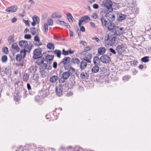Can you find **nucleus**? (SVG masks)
I'll list each match as a JSON object with an SVG mask.
<instances>
[{
    "mask_svg": "<svg viewBox=\"0 0 151 151\" xmlns=\"http://www.w3.org/2000/svg\"><path fill=\"white\" fill-rule=\"evenodd\" d=\"M31 30L30 33L33 35H35L34 38L35 42L34 44L35 46H40L42 45V43L40 41V38L38 35L39 34V32L37 29L35 27H33L30 28Z\"/></svg>",
    "mask_w": 151,
    "mask_h": 151,
    "instance_id": "nucleus-1",
    "label": "nucleus"
},
{
    "mask_svg": "<svg viewBox=\"0 0 151 151\" xmlns=\"http://www.w3.org/2000/svg\"><path fill=\"white\" fill-rule=\"evenodd\" d=\"M124 28L119 27H114V31L110 32L113 33V34L117 37L122 35L124 33Z\"/></svg>",
    "mask_w": 151,
    "mask_h": 151,
    "instance_id": "nucleus-2",
    "label": "nucleus"
},
{
    "mask_svg": "<svg viewBox=\"0 0 151 151\" xmlns=\"http://www.w3.org/2000/svg\"><path fill=\"white\" fill-rule=\"evenodd\" d=\"M103 5L106 8L109 12H113L112 8L113 4V2L110 0H104L103 1Z\"/></svg>",
    "mask_w": 151,
    "mask_h": 151,
    "instance_id": "nucleus-3",
    "label": "nucleus"
},
{
    "mask_svg": "<svg viewBox=\"0 0 151 151\" xmlns=\"http://www.w3.org/2000/svg\"><path fill=\"white\" fill-rule=\"evenodd\" d=\"M110 39L108 44L110 46L115 45L118 43V41L116 38L117 36L113 34V33L110 32Z\"/></svg>",
    "mask_w": 151,
    "mask_h": 151,
    "instance_id": "nucleus-4",
    "label": "nucleus"
},
{
    "mask_svg": "<svg viewBox=\"0 0 151 151\" xmlns=\"http://www.w3.org/2000/svg\"><path fill=\"white\" fill-rule=\"evenodd\" d=\"M91 19L88 16H85L81 17V20L79 21L78 23V25L79 27H81L82 25V23L83 22L87 23L90 21Z\"/></svg>",
    "mask_w": 151,
    "mask_h": 151,
    "instance_id": "nucleus-5",
    "label": "nucleus"
},
{
    "mask_svg": "<svg viewBox=\"0 0 151 151\" xmlns=\"http://www.w3.org/2000/svg\"><path fill=\"white\" fill-rule=\"evenodd\" d=\"M19 45L22 48L24 49H26L28 46H31V48H32V45L28 44L27 42V41L22 40L19 41Z\"/></svg>",
    "mask_w": 151,
    "mask_h": 151,
    "instance_id": "nucleus-6",
    "label": "nucleus"
},
{
    "mask_svg": "<svg viewBox=\"0 0 151 151\" xmlns=\"http://www.w3.org/2000/svg\"><path fill=\"white\" fill-rule=\"evenodd\" d=\"M41 49H36L33 52L34 55L33 58L34 59H36L42 56L41 53Z\"/></svg>",
    "mask_w": 151,
    "mask_h": 151,
    "instance_id": "nucleus-7",
    "label": "nucleus"
},
{
    "mask_svg": "<svg viewBox=\"0 0 151 151\" xmlns=\"http://www.w3.org/2000/svg\"><path fill=\"white\" fill-rule=\"evenodd\" d=\"M31 50V46H29L26 49H24L23 50H21L20 51V55H22V56L23 58H24L25 57L26 52H29Z\"/></svg>",
    "mask_w": 151,
    "mask_h": 151,
    "instance_id": "nucleus-8",
    "label": "nucleus"
},
{
    "mask_svg": "<svg viewBox=\"0 0 151 151\" xmlns=\"http://www.w3.org/2000/svg\"><path fill=\"white\" fill-rule=\"evenodd\" d=\"M100 60L102 62L106 63L109 62L110 59L108 56L107 55H104L101 57Z\"/></svg>",
    "mask_w": 151,
    "mask_h": 151,
    "instance_id": "nucleus-9",
    "label": "nucleus"
},
{
    "mask_svg": "<svg viewBox=\"0 0 151 151\" xmlns=\"http://www.w3.org/2000/svg\"><path fill=\"white\" fill-rule=\"evenodd\" d=\"M105 16L110 22L114 21L116 19V17L114 15L110 14L109 13L106 14Z\"/></svg>",
    "mask_w": 151,
    "mask_h": 151,
    "instance_id": "nucleus-10",
    "label": "nucleus"
},
{
    "mask_svg": "<svg viewBox=\"0 0 151 151\" xmlns=\"http://www.w3.org/2000/svg\"><path fill=\"white\" fill-rule=\"evenodd\" d=\"M116 50L119 54L121 55L125 51V48L122 45H119L116 48Z\"/></svg>",
    "mask_w": 151,
    "mask_h": 151,
    "instance_id": "nucleus-11",
    "label": "nucleus"
},
{
    "mask_svg": "<svg viewBox=\"0 0 151 151\" xmlns=\"http://www.w3.org/2000/svg\"><path fill=\"white\" fill-rule=\"evenodd\" d=\"M63 87L62 85H60L56 87L57 95L59 96L62 95Z\"/></svg>",
    "mask_w": 151,
    "mask_h": 151,
    "instance_id": "nucleus-12",
    "label": "nucleus"
},
{
    "mask_svg": "<svg viewBox=\"0 0 151 151\" xmlns=\"http://www.w3.org/2000/svg\"><path fill=\"white\" fill-rule=\"evenodd\" d=\"M17 7L15 6H13L7 8L5 11L9 12H14L16 11Z\"/></svg>",
    "mask_w": 151,
    "mask_h": 151,
    "instance_id": "nucleus-13",
    "label": "nucleus"
},
{
    "mask_svg": "<svg viewBox=\"0 0 151 151\" xmlns=\"http://www.w3.org/2000/svg\"><path fill=\"white\" fill-rule=\"evenodd\" d=\"M126 18V15L121 13L118 14L116 15L117 20L120 22L125 19Z\"/></svg>",
    "mask_w": 151,
    "mask_h": 151,
    "instance_id": "nucleus-14",
    "label": "nucleus"
},
{
    "mask_svg": "<svg viewBox=\"0 0 151 151\" xmlns=\"http://www.w3.org/2000/svg\"><path fill=\"white\" fill-rule=\"evenodd\" d=\"M71 58L68 57H67L64 58L62 61V63L64 65V67L66 65H69L70 63Z\"/></svg>",
    "mask_w": 151,
    "mask_h": 151,
    "instance_id": "nucleus-15",
    "label": "nucleus"
},
{
    "mask_svg": "<svg viewBox=\"0 0 151 151\" xmlns=\"http://www.w3.org/2000/svg\"><path fill=\"white\" fill-rule=\"evenodd\" d=\"M105 27H107L108 29L110 31V32L114 31L115 27L114 24L112 22H108L106 24V26Z\"/></svg>",
    "mask_w": 151,
    "mask_h": 151,
    "instance_id": "nucleus-16",
    "label": "nucleus"
},
{
    "mask_svg": "<svg viewBox=\"0 0 151 151\" xmlns=\"http://www.w3.org/2000/svg\"><path fill=\"white\" fill-rule=\"evenodd\" d=\"M92 58L91 54L88 53L83 58V60L86 61L88 63H90L91 62V59Z\"/></svg>",
    "mask_w": 151,
    "mask_h": 151,
    "instance_id": "nucleus-17",
    "label": "nucleus"
},
{
    "mask_svg": "<svg viewBox=\"0 0 151 151\" xmlns=\"http://www.w3.org/2000/svg\"><path fill=\"white\" fill-rule=\"evenodd\" d=\"M70 75L69 71L65 72L63 73L62 78L64 80H67L69 78Z\"/></svg>",
    "mask_w": 151,
    "mask_h": 151,
    "instance_id": "nucleus-18",
    "label": "nucleus"
},
{
    "mask_svg": "<svg viewBox=\"0 0 151 151\" xmlns=\"http://www.w3.org/2000/svg\"><path fill=\"white\" fill-rule=\"evenodd\" d=\"M89 75L86 72H82L80 75V78L82 79H87L89 77Z\"/></svg>",
    "mask_w": 151,
    "mask_h": 151,
    "instance_id": "nucleus-19",
    "label": "nucleus"
},
{
    "mask_svg": "<svg viewBox=\"0 0 151 151\" xmlns=\"http://www.w3.org/2000/svg\"><path fill=\"white\" fill-rule=\"evenodd\" d=\"M80 68L81 70L85 69L87 65V63L84 60H82L80 63Z\"/></svg>",
    "mask_w": 151,
    "mask_h": 151,
    "instance_id": "nucleus-20",
    "label": "nucleus"
},
{
    "mask_svg": "<svg viewBox=\"0 0 151 151\" xmlns=\"http://www.w3.org/2000/svg\"><path fill=\"white\" fill-rule=\"evenodd\" d=\"M9 67H4L1 68V72L5 74H8L9 73Z\"/></svg>",
    "mask_w": 151,
    "mask_h": 151,
    "instance_id": "nucleus-21",
    "label": "nucleus"
},
{
    "mask_svg": "<svg viewBox=\"0 0 151 151\" xmlns=\"http://www.w3.org/2000/svg\"><path fill=\"white\" fill-rule=\"evenodd\" d=\"M40 69L41 71L40 74L41 77L43 78L45 77L47 74V73L46 72L45 70L43 69V68L42 66H40Z\"/></svg>",
    "mask_w": 151,
    "mask_h": 151,
    "instance_id": "nucleus-22",
    "label": "nucleus"
},
{
    "mask_svg": "<svg viewBox=\"0 0 151 151\" xmlns=\"http://www.w3.org/2000/svg\"><path fill=\"white\" fill-rule=\"evenodd\" d=\"M71 62L74 64H77L79 65L80 64L81 61L80 60L76 58H74L71 60Z\"/></svg>",
    "mask_w": 151,
    "mask_h": 151,
    "instance_id": "nucleus-23",
    "label": "nucleus"
},
{
    "mask_svg": "<svg viewBox=\"0 0 151 151\" xmlns=\"http://www.w3.org/2000/svg\"><path fill=\"white\" fill-rule=\"evenodd\" d=\"M106 51V50L104 47H101L98 50V52L100 55H103Z\"/></svg>",
    "mask_w": 151,
    "mask_h": 151,
    "instance_id": "nucleus-24",
    "label": "nucleus"
},
{
    "mask_svg": "<svg viewBox=\"0 0 151 151\" xmlns=\"http://www.w3.org/2000/svg\"><path fill=\"white\" fill-rule=\"evenodd\" d=\"M66 16L69 22H73V20H74V19L70 13H67L66 14Z\"/></svg>",
    "mask_w": 151,
    "mask_h": 151,
    "instance_id": "nucleus-25",
    "label": "nucleus"
},
{
    "mask_svg": "<svg viewBox=\"0 0 151 151\" xmlns=\"http://www.w3.org/2000/svg\"><path fill=\"white\" fill-rule=\"evenodd\" d=\"M58 76H52L50 79V81L52 83H55L58 80Z\"/></svg>",
    "mask_w": 151,
    "mask_h": 151,
    "instance_id": "nucleus-26",
    "label": "nucleus"
},
{
    "mask_svg": "<svg viewBox=\"0 0 151 151\" xmlns=\"http://www.w3.org/2000/svg\"><path fill=\"white\" fill-rule=\"evenodd\" d=\"M53 53L56 55V56L58 58H61V55L62 54V52L59 50H55L53 51Z\"/></svg>",
    "mask_w": 151,
    "mask_h": 151,
    "instance_id": "nucleus-27",
    "label": "nucleus"
},
{
    "mask_svg": "<svg viewBox=\"0 0 151 151\" xmlns=\"http://www.w3.org/2000/svg\"><path fill=\"white\" fill-rule=\"evenodd\" d=\"M99 70V67L98 65H94L91 69L92 73H97Z\"/></svg>",
    "mask_w": 151,
    "mask_h": 151,
    "instance_id": "nucleus-28",
    "label": "nucleus"
},
{
    "mask_svg": "<svg viewBox=\"0 0 151 151\" xmlns=\"http://www.w3.org/2000/svg\"><path fill=\"white\" fill-rule=\"evenodd\" d=\"M54 56L51 55H47L45 58L46 60L47 61V63L51 62L53 60Z\"/></svg>",
    "mask_w": 151,
    "mask_h": 151,
    "instance_id": "nucleus-29",
    "label": "nucleus"
},
{
    "mask_svg": "<svg viewBox=\"0 0 151 151\" xmlns=\"http://www.w3.org/2000/svg\"><path fill=\"white\" fill-rule=\"evenodd\" d=\"M100 20L102 23V26L103 27L106 26L107 23V21L104 17H102L101 18Z\"/></svg>",
    "mask_w": 151,
    "mask_h": 151,
    "instance_id": "nucleus-30",
    "label": "nucleus"
},
{
    "mask_svg": "<svg viewBox=\"0 0 151 151\" xmlns=\"http://www.w3.org/2000/svg\"><path fill=\"white\" fill-rule=\"evenodd\" d=\"M120 7V6L119 4L116 3H113L112 6V8L113 10V9L115 10H117Z\"/></svg>",
    "mask_w": 151,
    "mask_h": 151,
    "instance_id": "nucleus-31",
    "label": "nucleus"
},
{
    "mask_svg": "<svg viewBox=\"0 0 151 151\" xmlns=\"http://www.w3.org/2000/svg\"><path fill=\"white\" fill-rule=\"evenodd\" d=\"M131 12L134 14H138L139 12V9L137 7H133L132 6Z\"/></svg>",
    "mask_w": 151,
    "mask_h": 151,
    "instance_id": "nucleus-32",
    "label": "nucleus"
},
{
    "mask_svg": "<svg viewBox=\"0 0 151 151\" xmlns=\"http://www.w3.org/2000/svg\"><path fill=\"white\" fill-rule=\"evenodd\" d=\"M91 50V47L88 46L86 47H85L84 48V51L83 52H82L81 53H80L81 55H85V54H86V52L88 51H90Z\"/></svg>",
    "mask_w": 151,
    "mask_h": 151,
    "instance_id": "nucleus-33",
    "label": "nucleus"
},
{
    "mask_svg": "<svg viewBox=\"0 0 151 151\" xmlns=\"http://www.w3.org/2000/svg\"><path fill=\"white\" fill-rule=\"evenodd\" d=\"M62 17L60 14L58 12H54L51 15L52 18H60Z\"/></svg>",
    "mask_w": 151,
    "mask_h": 151,
    "instance_id": "nucleus-34",
    "label": "nucleus"
},
{
    "mask_svg": "<svg viewBox=\"0 0 151 151\" xmlns=\"http://www.w3.org/2000/svg\"><path fill=\"white\" fill-rule=\"evenodd\" d=\"M12 48L14 49L17 51L18 52L19 50V48L18 47L17 44L15 43H13L12 45Z\"/></svg>",
    "mask_w": 151,
    "mask_h": 151,
    "instance_id": "nucleus-35",
    "label": "nucleus"
},
{
    "mask_svg": "<svg viewBox=\"0 0 151 151\" xmlns=\"http://www.w3.org/2000/svg\"><path fill=\"white\" fill-rule=\"evenodd\" d=\"M29 75L27 73H24L23 76V80L25 82H27L29 79Z\"/></svg>",
    "mask_w": 151,
    "mask_h": 151,
    "instance_id": "nucleus-36",
    "label": "nucleus"
},
{
    "mask_svg": "<svg viewBox=\"0 0 151 151\" xmlns=\"http://www.w3.org/2000/svg\"><path fill=\"white\" fill-rule=\"evenodd\" d=\"M37 61H36V63L38 65H40L42 64H43L44 61V59L43 58H42L40 57L39 58H37Z\"/></svg>",
    "mask_w": 151,
    "mask_h": 151,
    "instance_id": "nucleus-37",
    "label": "nucleus"
},
{
    "mask_svg": "<svg viewBox=\"0 0 151 151\" xmlns=\"http://www.w3.org/2000/svg\"><path fill=\"white\" fill-rule=\"evenodd\" d=\"M37 69V67L36 66H31L29 69L30 72L32 73H34L36 71Z\"/></svg>",
    "mask_w": 151,
    "mask_h": 151,
    "instance_id": "nucleus-38",
    "label": "nucleus"
},
{
    "mask_svg": "<svg viewBox=\"0 0 151 151\" xmlns=\"http://www.w3.org/2000/svg\"><path fill=\"white\" fill-rule=\"evenodd\" d=\"M8 41L9 44H11L14 41V37L13 35L10 36L8 37Z\"/></svg>",
    "mask_w": 151,
    "mask_h": 151,
    "instance_id": "nucleus-39",
    "label": "nucleus"
},
{
    "mask_svg": "<svg viewBox=\"0 0 151 151\" xmlns=\"http://www.w3.org/2000/svg\"><path fill=\"white\" fill-rule=\"evenodd\" d=\"M33 21L35 22L37 24H38L40 22V18L36 16H34L32 17Z\"/></svg>",
    "mask_w": 151,
    "mask_h": 151,
    "instance_id": "nucleus-40",
    "label": "nucleus"
},
{
    "mask_svg": "<svg viewBox=\"0 0 151 151\" xmlns=\"http://www.w3.org/2000/svg\"><path fill=\"white\" fill-rule=\"evenodd\" d=\"M41 92L43 93L42 96L43 97H46L49 94L48 91L47 90H45L43 91H41Z\"/></svg>",
    "mask_w": 151,
    "mask_h": 151,
    "instance_id": "nucleus-41",
    "label": "nucleus"
},
{
    "mask_svg": "<svg viewBox=\"0 0 151 151\" xmlns=\"http://www.w3.org/2000/svg\"><path fill=\"white\" fill-rule=\"evenodd\" d=\"M47 48L49 49H52L54 50L55 48L54 45L52 43H48L47 45Z\"/></svg>",
    "mask_w": 151,
    "mask_h": 151,
    "instance_id": "nucleus-42",
    "label": "nucleus"
},
{
    "mask_svg": "<svg viewBox=\"0 0 151 151\" xmlns=\"http://www.w3.org/2000/svg\"><path fill=\"white\" fill-rule=\"evenodd\" d=\"M141 60L143 62L147 63L149 61V57L148 56H145L141 59Z\"/></svg>",
    "mask_w": 151,
    "mask_h": 151,
    "instance_id": "nucleus-43",
    "label": "nucleus"
},
{
    "mask_svg": "<svg viewBox=\"0 0 151 151\" xmlns=\"http://www.w3.org/2000/svg\"><path fill=\"white\" fill-rule=\"evenodd\" d=\"M22 58L21 55L18 54L16 56V60L18 61H20L22 60Z\"/></svg>",
    "mask_w": 151,
    "mask_h": 151,
    "instance_id": "nucleus-44",
    "label": "nucleus"
},
{
    "mask_svg": "<svg viewBox=\"0 0 151 151\" xmlns=\"http://www.w3.org/2000/svg\"><path fill=\"white\" fill-rule=\"evenodd\" d=\"M2 52L5 54H7L9 53L8 49L6 47H4L2 49Z\"/></svg>",
    "mask_w": 151,
    "mask_h": 151,
    "instance_id": "nucleus-45",
    "label": "nucleus"
},
{
    "mask_svg": "<svg viewBox=\"0 0 151 151\" xmlns=\"http://www.w3.org/2000/svg\"><path fill=\"white\" fill-rule=\"evenodd\" d=\"M1 60L3 62H6L7 60V56L5 55L2 56L1 58Z\"/></svg>",
    "mask_w": 151,
    "mask_h": 151,
    "instance_id": "nucleus-46",
    "label": "nucleus"
},
{
    "mask_svg": "<svg viewBox=\"0 0 151 151\" xmlns=\"http://www.w3.org/2000/svg\"><path fill=\"white\" fill-rule=\"evenodd\" d=\"M101 60L100 59H99V57L97 56L93 58V62L94 64H96L97 63L96 62L97 61H100Z\"/></svg>",
    "mask_w": 151,
    "mask_h": 151,
    "instance_id": "nucleus-47",
    "label": "nucleus"
},
{
    "mask_svg": "<svg viewBox=\"0 0 151 151\" xmlns=\"http://www.w3.org/2000/svg\"><path fill=\"white\" fill-rule=\"evenodd\" d=\"M44 29L45 30V32L47 33L48 30V26L47 24H44Z\"/></svg>",
    "mask_w": 151,
    "mask_h": 151,
    "instance_id": "nucleus-48",
    "label": "nucleus"
},
{
    "mask_svg": "<svg viewBox=\"0 0 151 151\" xmlns=\"http://www.w3.org/2000/svg\"><path fill=\"white\" fill-rule=\"evenodd\" d=\"M110 32L107 35H106L105 37V42L108 41L109 40H110Z\"/></svg>",
    "mask_w": 151,
    "mask_h": 151,
    "instance_id": "nucleus-49",
    "label": "nucleus"
},
{
    "mask_svg": "<svg viewBox=\"0 0 151 151\" xmlns=\"http://www.w3.org/2000/svg\"><path fill=\"white\" fill-rule=\"evenodd\" d=\"M47 23L49 26H52L53 25V21L52 19H49L48 20Z\"/></svg>",
    "mask_w": 151,
    "mask_h": 151,
    "instance_id": "nucleus-50",
    "label": "nucleus"
},
{
    "mask_svg": "<svg viewBox=\"0 0 151 151\" xmlns=\"http://www.w3.org/2000/svg\"><path fill=\"white\" fill-rule=\"evenodd\" d=\"M20 96L17 94L16 95H15L14 97V100L15 101H18L20 100Z\"/></svg>",
    "mask_w": 151,
    "mask_h": 151,
    "instance_id": "nucleus-51",
    "label": "nucleus"
},
{
    "mask_svg": "<svg viewBox=\"0 0 151 151\" xmlns=\"http://www.w3.org/2000/svg\"><path fill=\"white\" fill-rule=\"evenodd\" d=\"M130 78V77L129 76H126L123 78V80L125 81H127Z\"/></svg>",
    "mask_w": 151,
    "mask_h": 151,
    "instance_id": "nucleus-52",
    "label": "nucleus"
},
{
    "mask_svg": "<svg viewBox=\"0 0 151 151\" xmlns=\"http://www.w3.org/2000/svg\"><path fill=\"white\" fill-rule=\"evenodd\" d=\"M24 37L26 39H29L31 37V36L30 34H26L24 36Z\"/></svg>",
    "mask_w": 151,
    "mask_h": 151,
    "instance_id": "nucleus-53",
    "label": "nucleus"
},
{
    "mask_svg": "<svg viewBox=\"0 0 151 151\" xmlns=\"http://www.w3.org/2000/svg\"><path fill=\"white\" fill-rule=\"evenodd\" d=\"M62 52V54L64 55H66L68 54V51H65L64 49L63 50Z\"/></svg>",
    "mask_w": 151,
    "mask_h": 151,
    "instance_id": "nucleus-54",
    "label": "nucleus"
},
{
    "mask_svg": "<svg viewBox=\"0 0 151 151\" xmlns=\"http://www.w3.org/2000/svg\"><path fill=\"white\" fill-rule=\"evenodd\" d=\"M33 78L34 80H37L39 78V76L38 75L35 74L33 75Z\"/></svg>",
    "mask_w": 151,
    "mask_h": 151,
    "instance_id": "nucleus-55",
    "label": "nucleus"
},
{
    "mask_svg": "<svg viewBox=\"0 0 151 151\" xmlns=\"http://www.w3.org/2000/svg\"><path fill=\"white\" fill-rule=\"evenodd\" d=\"M109 50L111 52L113 53L114 54H116V51L113 48H110L109 49Z\"/></svg>",
    "mask_w": 151,
    "mask_h": 151,
    "instance_id": "nucleus-56",
    "label": "nucleus"
},
{
    "mask_svg": "<svg viewBox=\"0 0 151 151\" xmlns=\"http://www.w3.org/2000/svg\"><path fill=\"white\" fill-rule=\"evenodd\" d=\"M58 21V22L59 24L60 25L64 26L65 22L61 21Z\"/></svg>",
    "mask_w": 151,
    "mask_h": 151,
    "instance_id": "nucleus-57",
    "label": "nucleus"
},
{
    "mask_svg": "<svg viewBox=\"0 0 151 151\" xmlns=\"http://www.w3.org/2000/svg\"><path fill=\"white\" fill-rule=\"evenodd\" d=\"M73 95L72 92L70 91H68L67 94V95L68 96H71Z\"/></svg>",
    "mask_w": 151,
    "mask_h": 151,
    "instance_id": "nucleus-58",
    "label": "nucleus"
},
{
    "mask_svg": "<svg viewBox=\"0 0 151 151\" xmlns=\"http://www.w3.org/2000/svg\"><path fill=\"white\" fill-rule=\"evenodd\" d=\"M90 24L93 27L96 28V25L93 22H90Z\"/></svg>",
    "mask_w": 151,
    "mask_h": 151,
    "instance_id": "nucleus-59",
    "label": "nucleus"
},
{
    "mask_svg": "<svg viewBox=\"0 0 151 151\" xmlns=\"http://www.w3.org/2000/svg\"><path fill=\"white\" fill-rule=\"evenodd\" d=\"M17 20V19L15 17H14L12 19V23H14L16 22Z\"/></svg>",
    "mask_w": 151,
    "mask_h": 151,
    "instance_id": "nucleus-60",
    "label": "nucleus"
},
{
    "mask_svg": "<svg viewBox=\"0 0 151 151\" xmlns=\"http://www.w3.org/2000/svg\"><path fill=\"white\" fill-rule=\"evenodd\" d=\"M47 16V13H45L43 14L42 15V18L43 19H45Z\"/></svg>",
    "mask_w": 151,
    "mask_h": 151,
    "instance_id": "nucleus-61",
    "label": "nucleus"
},
{
    "mask_svg": "<svg viewBox=\"0 0 151 151\" xmlns=\"http://www.w3.org/2000/svg\"><path fill=\"white\" fill-rule=\"evenodd\" d=\"M93 40H95L96 41L98 42L99 43L100 42V40L99 38L97 37H93L92 38Z\"/></svg>",
    "mask_w": 151,
    "mask_h": 151,
    "instance_id": "nucleus-62",
    "label": "nucleus"
},
{
    "mask_svg": "<svg viewBox=\"0 0 151 151\" xmlns=\"http://www.w3.org/2000/svg\"><path fill=\"white\" fill-rule=\"evenodd\" d=\"M94 19H96L98 17L97 14L96 13H93L92 15Z\"/></svg>",
    "mask_w": 151,
    "mask_h": 151,
    "instance_id": "nucleus-63",
    "label": "nucleus"
},
{
    "mask_svg": "<svg viewBox=\"0 0 151 151\" xmlns=\"http://www.w3.org/2000/svg\"><path fill=\"white\" fill-rule=\"evenodd\" d=\"M93 8L95 9H98L99 7L98 5L97 4H94L93 5Z\"/></svg>",
    "mask_w": 151,
    "mask_h": 151,
    "instance_id": "nucleus-64",
    "label": "nucleus"
}]
</instances>
